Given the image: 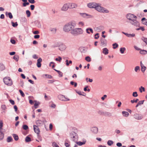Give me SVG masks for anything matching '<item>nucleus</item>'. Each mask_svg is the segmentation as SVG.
I'll list each match as a JSON object with an SVG mask.
<instances>
[{"mask_svg":"<svg viewBox=\"0 0 147 147\" xmlns=\"http://www.w3.org/2000/svg\"><path fill=\"white\" fill-rule=\"evenodd\" d=\"M126 18L129 20V22L132 25L136 26H139V22H138L136 19V16L134 14L130 13H128L126 15Z\"/></svg>","mask_w":147,"mask_h":147,"instance_id":"obj_1","label":"nucleus"},{"mask_svg":"<svg viewBox=\"0 0 147 147\" xmlns=\"http://www.w3.org/2000/svg\"><path fill=\"white\" fill-rule=\"evenodd\" d=\"M76 26V24L75 22H70L66 23L63 27V31L66 32H69L71 31L75 28Z\"/></svg>","mask_w":147,"mask_h":147,"instance_id":"obj_2","label":"nucleus"},{"mask_svg":"<svg viewBox=\"0 0 147 147\" xmlns=\"http://www.w3.org/2000/svg\"><path fill=\"white\" fill-rule=\"evenodd\" d=\"M83 32V30L81 28H74L70 33L73 36H76L82 34Z\"/></svg>","mask_w":147,"mask_h":147,"instance_id":"obj_3","label":"nucleus"},{"mask_svg":"<svg viewBox=\"0 0 147 147\" xmlns=\"http://www.w3.org/2000/svg\"><path fill=\"white\" fill-rule=\"evenodd\" d=\"M95 9L98 11L102 13H107L109 12V11L105 8L101 6V4L98 3Z\"/></svg>","mask_w":147,"mask_h":147,"instance_id":"obj_4","label":"nucleus"},{"mask_svg":"<svg viewBox=\"0 0 147 147\" xmlns=\"http://www.w3.org/2000/svg\"><path fill=\"white\" fill-rule=\"evenodd\" d=\"M3 81L4 83L8 86H10L13 84L12 80L9 77H5L3 79Z\"/></svg>","mask_w":147,"mask_h":147,"instance_id":"obj_5","label":"nucleus"},{"mask_svg":"<svg viewBox=\"0 0 147 147\" xmlns=\"http://www.w3.org/2000/svg\"><path fill=\"white\" fill-rule=\"evenodd\" d=\"M69 136L72 141H76L77 140V134L74 131H71L70 133Z\"/></svg>","mask_w":147,"mask_h":147,"instance_id":"obj_6","label":"nucleus"},{"mask_svg":"<svg viewBox=\"0 0 147 147\" xmlns=\"http://www.w3.org/2000/svg\"><path fill=\"white\" fill-rule=\"evenodd\" d=\"M98 3L94 2L90 3L88 4L87 6L90 8H94L95 9Z\"/></svg>","mask_w":147,"mask_h":147,"instance_id":"obj_7","label":"nucleus"},{"mask_svg":"<svg viewBox=\"0 0 147 147\" xmlns=\"http://www.w3.org/2000/svg\"><path fill=\"white\" fill-rule=\"evenodd\" d=\"M68 3L64 4L61 8V10L63 11H67L69 8Z\"/></svg>","mask_w":147,"mask_h":147,"instance_id":"obj_8","label":"nucleus"},{"mask_svg":"<svg viewBox=\"0 0 147 147\" xmlns=\"http://www.w3.org/2000/svg\"><path fill=\"white\" fill-rule=\"evenodd\" d=\"M69 8L70 9L76 8L78 7V5L76 3H68Z\"/></svg>","mask_w":147,"mask_h":147,"instance_id":"obj_9","label":"nucleus"},{"mask_svg":"<svg viewBox=\"0 0 147 147\" xmlns=\"http://www.w3.org/2000/svg\"><path fill=\"white\" fill-rule=\"evenodd\" d=\"M100 42L101 46H102L104 47H105L107 46V42L106 39L102 38H100Z\"/></svg>","mask_w":147,"mask_h":147,"instance_id":"obj_10","label":"nucleus"},{"mask_svg":"<svg viewBox=\"0 0 147 147\" xmlns=\"http://www.w3.org/2000/svg\"><path fill=\"white\" fill-rule=\"evenodd\" d=\"M134 117L136 119L140 120L142 118L143 116L140 114L136 113L134 115Z\"/></svg>","mask_w":147,"mask_h":147,"instance_id":"obj_11","label":"nucleus"},{"mask_svg":"<svg viewBox=\"0 0 147 147\" xmlns=\"http://www.w3.org/2000/svg\"><path fill=\"white\" fill-rule=\"evenodd\" d=\"M80 15L82 17L84 18H92V16L86 13H80Z\"/></svg>","mask_w":147,"mask_h":147,"instance_id":"obj_12","label":"nucleus"},{"mask_svg":"<svg viewBox=\"0 0 147 147\" xmlns=\"http://www.w3.org/2000/svg\"><path fill=\"white\" fill-rule=\"evenodd\" d=\"M91 131L94 134H96L98 132V129L97 127H93L91 128Z\"/></svg>","mask_w":147,"mask_h":147,"instance_id":"obj_13","label":"nucleus"},{"mask_svg":"<svg viewBox=\"0 0 147 147\" xmlns=\"http://www.w3.org/2000/svg\"><path fill=\"white\" fill-rule=\"evenodd\" d=\"M33 128L34 131L37 134H38L40 133V129L36 125H33Z\"/></svg>","mask_w":147,"mask_h":147,"instance_id":"obj_14","label":"nucleus"},{"mask_svg":"<svg viewBox=\"0 0 147 147\" xmlns=\"http://www.w3.org/2000/svg\"><path fill=\"white\" fill-rule=\"evenodd\" d=\"M122 33L128 37H134L135 36V34L134 33H132V34H128L123 32H122Z\"/></svg>","mask_w":147,"mask_h":147,"instance_id":"obj_15","label":"nucleus"},{"mask_svg":"<svg viewBox=\"0 0 147 147\" xmlns=\"http://www.w3.org/2000/svg\"><path fill=\"white\" fill-rule=\"evenodd\" d=\"M66 49V46L63 44L60 45L59 46V49L61 51H63Z\"/></svg>","mask_w":147,"mask_h":147,"instance_id":"obj_16","label":"nucleus"},{"mask_svg":"<svg viewBox=\"0 0 147 147\" xmlns=\"http://www.w3.org/2000/svg\"><path fill=\"white\" fill-rule=\"evenodd\" d=\"M42 61V59L40 57L37 61V66L38 67H40L41 66V62Z\"/></svg>","mask_w":147,"mask_h":147,"instance_id":"obj_17","label":"nucleus"},{"mask_svg":"<svg viewBox=\"0 0 147 147\" xmlns=\"http://www.w3.org/2000/svg\"><path fill=\"white\" fill-rule=\"evenodd\" d=\"M86 142V140L85 139H84L83 140L82 142L80 141L77 142L76 143L78 145L81 146L83 145H84L85 144Z\"/></svg>","mask_w":147,"mask_h":147,"instance_id":"obj_18","label":"nucleus"},{"mask_svg":"<svg viewBox=\"0 0 147 147\" xmlns=\"http://www.w3.org/2000/svg\"><path fill=\"white\" fill-rule=\"evenodd\" d=\"M102 113L106 117H110L112 116L111 113L109 112H105Z\"/></svg>","mask_w":147,"mask_h":147,"instance_id":"obj_19","label":"nucleus"},{"mask_svg":"<svg viewBox=\"0 0 147 147\" xmlns=\"http://www.w3.org/2000/svg\"><path fill=\"white\" fill-rule=\"evenodd\" d=\"M140 65L141 67V71L143 72H144L146 69V67L144 66V65L142 64L141 61L140 62Z\"/></svg>","mask_w":147,"mask_h":147,"instance_id":"obj_20","label":"nucleus"},{"mask_svg":"<svg viewBox=\"0 0 147 147\" xmlns=\"http://www.w3.org/2000/svg\"><path fill=\"white\" fill-rule=\"evenodd\" d=\"M102 53L105 55L108 54L109 53V50L106 48H105L102 49Z\"/></svg>","mask_w":147,"mask_h":147,"instance_id":"obj_21","label":"nucleus"},{"mask_svg":"<svg viewBox=\"0 0 147 147\" xmlns=\"http://www.w3.org/2000/svg\"><path fill=\"white\" fill-rule=\"evenodd\" d=\"M44 121L40 120H37L36 121V124L38 126H40L42 125Z\"/></svg>","mask_w":147,"mask_h":147,"instance_id":"obj_22","label":"nucleus"},{"mask_svg":"<svg viewBox=\"0 0 147 147\" xmlns=\"http://www.w3.org/2000/svg\"><path fill=\"white\" fill-rule=\"evenodd\" d=\"M104 27L103 26H100L97 27L96 28V30L97 31L99 32L101 30L104 29Z\"/></svg>","mask_w":147,"mask_h":147,"instance_id":"obj_23","label":"nucleus"},{"mask_svg":"<svg viewBox=\"0 0 147 147\" xmlns=\"http://www.w3.org/2000/svg\"><path fill=\"white\" fill-rule=\"evenodd\" d=\"M58 98L60 100L62 101H64V100L65 98V96L63 95H59L58 96Z\"/></svg>","mask_w":147,"mask_h":147,"instance_id":"obj_24","label":"nucleus"},{"mask_svg":"<svg viewBox=\"0 0 147 147\" xmlns=\"http://www.w3.org/2000/svg\"><path fill=\"white\" fill-rule=\"evenodd\" d=\"M5 69V67L4 65L2 63H0V70L3 71Z\"/></svg>","mask_w":147,"mask_h":147,"instance_id":"obj_25","label":"nucleus"},{"mask_svg":"<svg viewBox=\"0 0 147 147\" xmlns=\"http://www.w3.org/2000/svg\"><path fill=\"white\" fill-rule=\"evenodd\" d=\"M50 30L53 33L55 34L57 31V29L56 28H51L50 29Z\"/></svg>","mask_w":147,"mask_h":147,"instance_id":"obj_26","label":"nucleus"},{"mask_svg":"<svg viewBox=\"0 0 147 147\" xmlns=\"http://www.w3.org/2000/svg\"><path fill=\"white\" fill-rule=\"evenodd\" d=\"M4 137V134L2 131L0 130V140L3 139Z\"/></svg>","mask_w":147,"mask_h":147,"instance_id":"obj_27","label":"nucleus"},{"mask_svg":"<svg viewBox=\"0 0 147 147\" xmlns=\"http://www.w3.org/2000/svg\"><path fill=\"white\" fill-rule=\"evenodd\" d=\"M5 14L7 16L8 15L9 18L10 19H12L13 18V16H12L11 13L9 12L8 13L7 12H6L5 13Z\"/></svg>","mask_w":147,"mask_h":147,"instance_id":"obj_28","label":"nucleus"},{"mask_svg":"<svg viewBox=\"0 0 147 147\" xmlns=\"http://www.w3.org/2000/svg\"><path fill=\"white\" fill-rule=\"evenodd\" d=\"M122 113L123 116L125 117H127L129 115V113L127 112L123 111L122 112Z\"/></svg>","mask_w":147,"mask_h":147,"instance_id":"obj_29","label":"nucleus"},{"mask_svg":"<svg viewBox=\"0 0 147 147\" xmlns=\"http://www.w3.org/2000/svg\"><path fill=\"white\" fill-rule=\"evenodd\" d=\"M13 140V139L11 136H9L7 137V141L8 142H12Z\"/></svg>","mask_w":147,"mask_h":147,"instance_id":"obj_30","label":"nucleus"},{"mask_svg":"<svg viewBox=\"0 0 147 147\" xmlns=\"http://www.w3.org/2000/svg\"><path fill=\"white\" fill-rule=\"evenodd\" d=\"M31 141V138L28 136H27L25 138V141L26 142H28Z\"/></svg>","mask_w":147,"mask_h":147,"instance_id":"obj_31","label":"nucleus"},{"mask_svg":"<svg viewBox=\"0 0 147 147\" xmlns=\"http://www.w3.org/2000/svg\"><path fill=\"white\" fill-rule=\"evenodd\" d=\"M125 50V47H121L120 49V51L121 53L123 54Z\"/></svg>","mask_w":147,"mask_h":147,"instance_id":"obj_32","label":"nucleus"},{"mask_svg":"<svg viewBox=\"0 0 147 147\" xmlns=\"http://www.w3.org/2000/svg\"><path fill=\"white\" fill-rule=\"evenodd\" d=\"M146 19L145 18H143L142 19L141 21L143 24L146 25Z\"/></svg>","mask_w":147,"mask_h":147,"instance_id":"obj_33","label":"nucleus"},{"mask_svg":"<svg viewBox=\"0 0 147 147\" xmlns=\"http://www.w3.org/2000/svg\"><path fill=\"white\" fill-rule=\"evenodd\" d=\"M19 57L18 55H16L14 56L13 59L17 61H18L19 60Z\"/></svg>","mask_w":147,"mask_h":147,"instance_id":"obj_34","label":"nucleus"},{"mask_svg":"<svg viewBox=\"0 0 147 147\" xmlns=\"http://www.w3.org/2000/svg\"><path fill=\"white\" fill-rule=\"evenodd\" d=\"M107 143L109 146H111L113 144V142L111 140H109L107 142Z\"/></svg>","mask_w":147,"mask_h":147,"instance_id":"obj_35","label":"nucleus"},{"mask_svg":"<svg viewBox=\"0 0 147 147\" xmlns=\"http://www.w3.org/2000/svg\"><path fill=\"white\" fill-rule=\"evenodd\" d=\"M13 136L15 140L16 141L18 140V136L16 134H13Z\"/></svg>","mask_w":147,"mask_h":147,"instance_id":"obj_36","label":"nucleus"},{"mask_svg":"<svg viewBox=\"0 0 147 147\" xmlns=\"http://www.w3.org/2000/svg\"><path fill=\"white\" fill-rule=\"evenodd\" d=\"M146 52H147V51L144 50H141L140 51V53L142 54H145L146 53Z\"/></svg>","mask_w":147,"mask_h":147,"instance_id":"obj_37","label":"nucleus"},{"mask_svg":"<svg viewBox=\"0 0 147 147\" xmlns=\"http://www.w3.org/2000/svg\"><path fill=\"white\" fill-rule=\"evenodd\" d=\"M70 84L72 85H74L75 87H76L77 85V83L74 82L72 81L70 82Z\"/></svg>","mask_w":147,"mask_h":147,"instance_id":"obj_38","label":"nucleus"},{"mask_svg":"<svg viewBox=\"0 0 147 147\" xmlns=\"http://www.w3.org/2000/svg\"><path fill=\"white\" fill-rule=\"evenodd\" d=\"M142 39L147 45V38L144 37H143L142 38Z\"/></svg>","mask_w":147,"mask_h":147,"instance_id":"obj_39","label":"nucleus"},{"mask_svg":"<svg viewBox=\"0 0 147 147\" xmlns=\"http://www.w3.org/2000/svg\"><path fill=\"white\" fill-rule=\"evenodd\" d=\"M76 92L78 94H79L80 95H82V96H85V95H84L82 94V93H83V94L84 93V92H81L80 91H76Z\"/></svg>","mask_w":147,"mask_h":147,"instance_id":"obj_40","label":"nucleus"},{"mask_svg":"<svg viewBox=\"0 0 147 147\" xmlns=\"http://www.w3.org/2000/svg\"><path fill=\"white\" fill-rule=\"evenodd\" d=\"M85 59L88 62H90L91 61V59L89 56L86 57Z\"/></svg>","mask_w":147,"mask_h":147,"instance_id":"obj_41","label":"nucleus"},{"mask_svg":"<svg viewBox=\"0 0 147 147\" xmlns=\"http://www.w3.org/2000/svg\"><path fill=\"white\" fill-rule=\"evenodd\" d=\"M26 13L27 14V17H30L31 15V13L29 10H26Z\"/></svg>","mask_w":147,"mask_h":147,"instance_id":"obj_42","label":"nucleus"},{"mask_svg":"<svg viewBox=\"0 0 147 147\" xmlns=\"http://www.w3.org/2000/svg\"><path fill=\"white\" fill-rule=\"evenodd\" d=\"M113 49H115L117 48L118 45L117 43H115L113 44Z\"/></svg>","mask_w":147,"mask_h":147,"instance_id":"obj_43","label":"nucleus"},{"mask_svg":"<svg viewBox=\"0 0 147 147\" xmlns=\"http://www.w3.org/2000/svg\"><path fill=\"white\" fill-rule=\"evenodd\" d=\"M11 23L12 24V26L13 27H16L18 25V24L17 22H11Z\"/></svg>","mask_w":147,"mask_h":147,"instance_id":"obj_44","label":"nucleus"},{"mask_svg":"<svg viewBox=\"0 0 147 147\" xmlns=\"http://www.w3.org/2000/svg\"><path fill=\"white\" fill-rule=\"evenodd\" d=\"M28 128V126L27 125H25L23 126V128L25 130H27Z\"/></svg>","mask_w":147,"mask_h":147,"instance_id":"obj_45","label":"nucleus"},{"mask_svg":"<svg viewBox=\"0 0 147 147\" xmlns=\"http://www.w3.org/2000/svg\"><path fill=\"white\" fill-rule=\"evenodd\" d=\"M132 95L134 97H136L138 96L137 92H133V93Z\"/></svg>","mask_w":147,"mask_h":147,"instance_id":"obj_46","label":"nucleus"},{"mask_svg":"<svg viewBox=\"0 0 147 147\" xmlns=\"http://www.w3.org/2000/svg\"><path fill=\"white\" fill-rule=\"evenodd\" d=\"M19 91L22 97H24L25 96V94L23 91L21 90H20Z\"/></svg>","mask_w":147,"mask_h":147,"instance_id":"obj_47","label":"nucleus"},{"mask_svg":"<svg viewBox=\"0 0 147 147\" xmlns=\"http://www.w3.org/2000/svg\"><path fill=\"white\" fill-rule=\"evenodd\" d=\"M140 67L139 66L136 67L134 69V70L136 72H137L138 70H140Z\"/></svg>","mask_w":147,"mask_h":147,"instance_id":"obj_48","label":"nucleus"},{"mask_svg":"<svg viewBox=\"0 0 147 147\" xmlns=\"http://www.w3.org/2000/svg\"><path fill=\"white\" fill-rule=\"evenodd\" d=\"M39 104H40V103H39V102H38L37 103H35L34 104V108L35 109L37 108H38V106L39 105Z\"/></svg>","mask_w":147,"mask_h":147,"instance_id":"obj_49","label":"nucleus"},{"mask_svg":"<svg viewBox=\"0 0 147 147\" xmlns=\"http://www.w3.org/2000/svg\"><path fill=\"white\" fill-rule=\"evenodd\" d=\"M58 58H59V59H58V58H56L55 59V60L56 61H59V62H60L61 61V60L62 59V58H61L60 57H59Z\"/></svg>","mask_w":147,"mask_h":147,"instance_id":"obj_50","label":"nucleus"},{"mask_svg":"<svg viewBox=\"0 0 147 147\" xmlns=\"http://www.w3.org/2000/svg\"><path fill=\"white\" fill-rule=\"evenodd\" d=\"M46 77L47 78L49 79H51L52 78V76L50 75H47V74H45V75Z\"/></svg>","mask_w":147,"mask_h":147,"instance_id":"obj_51","label":"nucleus"},{"mask_svg":"<svg viewBox=\"0 0 147 147\" xmlns=\"http://www.w3.org/2000/svg\"><path fill=\"white\" fill-rule=\"evenodd\" d=\"M29 3L28 2H26L24 3L23 4V6L24 7H25L27 5H29Z\"/></svg>","mask_w":147,"mask_h":147,"instance_id":"obj_52","label":"nucleus"},{"mask_svg":"<svg viewBox=\"0 0 147 147\" xmlns=\"http://www.w3.org/2000/svg\"><path fill=\"white\" fill-rule=\"evenodd\" d=\"M10 102L12 105H14L15 104V102L13 100L11 99L9 100Z\"/></svg>","mask_w":147,"mask_h":147,"instance_id":"obj_53","label":"nucleus"},{"mask_svg":"<svg viewBox=\"0 0 147 147\" xmlns=\"http://www.w3.org/2000/svg\"><path fill=\"white\" fill-rule=\"evenodd\" d=\"M144 101V100L140 101L138 102V104H139V105H140L143 104Z\"/></svg>","mask_w":147,"mask_h":147,"instance_id":"obj_54","label":"nucleus"},{"mask_svg":"<svg viewBox=\"0 0 147 147\" xmlns=\"http://www.w3.org/2000/svg\"><path fill=\"white\" fill-rule=\"evenodd\" d=\"M116 145L118 147H120L122 146V144L121 143L118 142L117 143Z\"/></svg>","mask_w":147,"mask_h":147,"instance_id":"obj_55","label":"nucleus"},{"mask_svg":"<svg viewBox=\"0 0 147 147\" xmlns=\"http://www.w3.org/2000/svg\"><path fill=\"white\" fill-rule=\"evenodd\" d=\"M98 35H99V34L98 33L94 35L95 38L96 39H97L99 37V36Z\"/></svg>","mask_w":147,"mask_h":147,"instance_id":"obj_56","label":"nucleus"},{"mask_svg":"<svg viewBox=\"0 0 147 147\" xmlns=\"http://www.w3.org/2000/svg\"><path fill=\"white\" fill-rule=\"evenodd\" d=\"M65 145L66 147H70V144L67 142L65 143Z\"/></svg>","mask_w":147,"mask_h":147,"instance_id":"obj_57","label":"nucleus"},{"mask_svg":"<svg viewBox=\"0 0 147 147\" xmlns=\"http://www.w3.org/2000/svg\"><path fill=\"white\" fill-rule=\"evenodd\" d=\"M3 126V123L2 121H0V130H1L2 129Z\"/></svg>","mask_w":147,"mask_h":147,"instance_id":"obj_58","label":"nucleus"},{"mask_svg":"<svg viewBox=\"0 0 147 147\" xmlns=\"http://www.w3.org/2000/svg\"><path fill=\"white\" fill-rule=\"evenodd\" d=\"M10 42L13 44H15L16 42L15 40L13 39H11Z\"/></svg>","mask_w":147,"mask_h":147,"instance_id":"obj_59","label":"nucleus"},{"mask_svg":"<svg viewBox=\"0 0 147 147\" xmlns=\"http://www.w3.org/2000/svg\"><path fill=\"white\" fill-rule=\"evenodd\" d=\"M28 1L29 3L32 4L34 3H35L34 0H28Z\"/></svg>","mask_w":147,"mask_h":147,"instance_id":"obj_60","label":"nucleus"},{"mask_svg":"<svg viewBox=\"0 0 147 147\" xmlns=\"http://www.w3.org/2000/svg\"><path fill=\"white\" fill-rule=\"evenodd\" d=\"M1 108L2 109L5 110L6 109V107L5 105H1Z\"/></svg>","mask_w":147,"mask_h":147,"instance_id":"obj_61","label":"nucleus"},{"mask_svg":"<svg viewBox=\"0 0 147 147\" xmlns=\"http://www.w3.org/2000/svg\"><path fill=\"white\" fill-rule=\"evenodd\" d=\"M30 7L31 8V9L32 10H33L34 8V5H30Z\"/></svg>","mask_w":147,"mask_h":147,"instance_id":"obj_62","label":"nucleus"},{"mask_svg":"<svg viewBox=\"0 0 147 147\" xmlns=\"http://www.w3.org/2000/svg\"><path fill=\"white\" fill-rule=\"evenodd\" d=\"M40 37V36L39 35H35L34 36V38H35L37 39V38H39Z\"/></svg>","mask_w":147,"mask_h":147,"instance_id":"obj_63","label":"nucleus"},{"mask_svg":"<svg viewBox=\"0 0 147 147\" xmlns=\"http://www.w3.org/2000/svg\"><path fill=\"white\" fill-rule=\"evenodd\" d=\"M32 57L34 59H37L38 57L37 56L36 54H34L32 55Z\"/></svg>","mask_w":147,"mask_h":147,"instance_id":"obj_64","label":"nucleus"}]
</instances>
